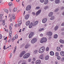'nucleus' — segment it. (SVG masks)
Listing matches in <instances>:
<instances>
[{
    "label": "nucleus",
    "instance_id": "nucleus-57",
    "mask_svg": "<svg viewBox=\"0 0 64 64\" xmlns=\"http://www.w3.org/2000/svg\"><path fill=\"white\" fill-rule=\"evenodd\" d=\"M17 25H18V24H16L15 26V27H17Z\"/></svg>",
    "mask_w": 64,
    "mask_h": 64
},
{
    "label": "nucleus",
    "instance_id": "nucleus-6",
    "mask_svg": "<svg viewBox=\"0 0 64 64\" xmlns=\"http://www.w3.org/2000/svg\"><path fill=\"white\" fill-rule=\"evenodd\" d=\"M31 8V6L30 5H28L26 8V11H29Z\"/></svg>",
    "mask_w": 64,
    "mask_h": 64
},
{
    "label": "nucleus",
    "instance_id": "nucleus-25",
    "mask_svg": "<svg viewBox=\"0 0 64 64\" xmlns=\"http://www.w3.org/2000/svg\"><path fill=\"white\" fill-rule=\"evenodd\" d=\"M57 37H58V35H57V34H55L54 35V38L55 39H56V38H57Z\"/></svg>",
    "mask_w": 64,
    "mask_h": 64
},
{
    "label": "nucleus",
    "instance_id": "nucleus-54",
    "mask_svg": "<svg viewBox=\"0 0 64 64\" xmlns=\"http://www.w3.org/2000/svg\"><path fill=\"white\" fill-rule=\"evenodd\" d=\"M21 62H22V60H20L18 62V64H20V63Z\"/></svg>",
    "mask_w": 64,
    "mask_h": 64
},
{
    "label": "nucleus",
    "instance_id": "nucleus-34",
    "mask_svg": "<svg viewBox=\"0 0 64 64\" xmlns=\"http://www.w3.org/2000/svg\"><path fill=\"white\" fill-rule=\"evenodd\" d=\"M48 8V6H46L44 8V10H46Z\"/></svg>",
    "mask_w": 64,
    "mask_h": 64
},
{
    "label": "nucleus",
    "instance_id": "nucleus-55",
    "mask_svg": "<svg viewBox=\"0 0 64 64\" xmlns=\"http://www.w3.org/2000/svg\"><path fill=\"white\" fill-rule=\"evenodd\" d=\"M61 26H64V22H63L62 23L61 25Z\"/></svg>",
    "mask_w": 64,
    "mask_h": 64
},
{
    "label": "nucleus",
    "instance_id": "nucleus-63",
    "mask_svg": "<svg viewBox=\"0 0 64 64\" xmlns=\"http://www.w3.org/2000/svg\"><path fill=\"white\" fill-rule=\"evenodd\" d=\"M16 38L15 37H14L12 38V39H13L14 40H15Z\"/></svg>",
    "mask_w": 64,
    "mask_h": 64
},
{
    "label": "nucleus",
    "instance_id": "nucleus-3",
    "mask_svg": "<svg viewBox=\"0 0 64 64\" xmlns=\"http://www.w3.org/2000/svg\"><path fill=\"white\" fill-rule=\"evenodd\" d=\"M30 56V54L29 53L26 54L24 55L23 58L24 59H26V58H28Z\"/></svg>",
    "mask_w": 64,
    "mask_h": 64
},
{
    "label": "nucleus",
    "instance_id": "nucleus-2",
    "mask_svg": "<svg viewBox=\"0 0 64 64\" xmlns=\"http://www.w3.org/2000/svg\"><path fill=\"white\" fill-rule=\"evenodd\" d=\"M47 38H42L40 40V42L41 43H43L45 42H47Z\"/></svg>",
    "mask_w": 64,
    "mask_h": 64
},
{
    "label": "nucleus",
    "instance_id": "nucleus-56",
    "mask_svg": "<svg viewBox=\"0 0 64 64\" xmlns=\"http://www.w3.org/2000/svg\"><path fill=\"white\" fill-rule=\"evenodd\" d=\"M12 35V34H9V37H10H10H11Z\"/></svg>",
    "mask_w": 64,
    "mask_h": 64
},
{
    "label": "nucleus",
    "instance_id": "nucleus-26",
    "mask_svg": "<svg viewBox=\"0 0 64 64\" xmlns=\"http://www.w3.org/2000/svg\"><path fill=\"white\" fill-rule=\"evenodd\" d=\"M54 18H55V17L54 16H53L50 18V20H53Z\"/></svg>",
    "mask_w": 64,
    "mask_h": 64
},
{
    "label": "nucleus",
    "instance_id": "nucleus-12",
    "mask_svg": "<svg viewBox=\"0 0 64 64\" xmlns=\"http://www.w3.org/2000/svg\"><path fill=\"white\" fill-rule=\"evenodd\" d=\"M53 12H50L48 16L49 17H52V15H53Z\"/></svg>",
    "mask_w": 64,
    "mask_h": 64
},
{
    "label": "nucleus",
    "instance_id": "nucleus-28",
    "mask_svg": "<svg viewBox=\"0 0 64 64\" xmlns=\"http://www.w3.org/2000/svg\"><path fill=\"white\" fill-rule=\"evenodd\" d=\"M2 24L3 26H4L5 25V20H3L2 22Z\"/></svg>",
    "mask_w": 64,
    "mask_h": 64
},
{
    "label": "nucleus",
    "instance_id": "nucleus-38",
    "mask_svg": "<svg viewBox=\"0 0 64 64\" xmlns=\"http://www.w3.org/2000/svg\"><path fill=\"white\" fill-rule=\"evenodd\" d=\"M25 53H26L25 51H24L22 52V54L24 55V54H25Z\"/></svg>",
    "mask_w": 64,
    "mask_h": 64
},
{
    "label": "nucleus",
    "instance_id": "nucleus-32",
    "mask_svg": "<svg viewBox=\"0 0 64 64\" xmlns=\"http://www.w3.org/2000/svg\"><path fill=\"white\" fill-rule=\"evenodd\" d=\"M37 52H38V50H35L34 52V54H36Z\"/></svg>",
    "mask_w": 64,
    "mask_h": 64
},
{
    "label": "nucleus",
    "instance_id": "nucleus-35",
    "mask_svg": "<svg viewBox=\"0 0 64 64\" xmlns=\"http://www.w3.org/2000/svg\"><path fill=\"white\" fill-rule=\"evenodd\" d=\"M8 5L10 6H11L12 5V2H9Z\"/></svg>",
    "mask_w": 64,
    "mask_h": 64
},
{
    "label": "nucleus",
    "instance_id": "nucleus-13",
    "mask_svg": "<svg viewBox=\"0 0 64 64\" xmlns=\"http://www.w3.org/2000/svg\"><path fill=\"white\" fill-rule=\"evenodd\" d=\"M29 47H30V45L28 44H27L25 45V49H28Z\"/></svg>",
    "mask_w": 64,
    "mask_h": 64
},
{
    "label": "nucleus",
    "instance_id": "nucleus-31",
    "mask_svg": "<svg viewBox=\"0 0 64 64\" xmlns=\"http://www.w3.org/2000/svg\"><path fill=\"white\" fill-rule=\"evenodd\" d=\"M4 11H5V12H6V13H8V10L4 9Z\"/></svg>",
    "mask_w": 64,
    "mask_h": 64
},
{
    "label": "nucleus",
    "instance_id": "nucleus-47",
    "mask_svg": "<svg viewBox=\"0 0 64 64\" xmlns=\"http://www.w3.org/2000/svg\"><path fill=\"white\" fill-rule=\"evenodd\" d=\"M64 9V7L63 6H62L60 8L61 10H63Z\"/></svg>",
    "mask_w": 64,
    "mask_h": 64
},
{
    "label": "nucleus",
    "instance_id": "nucleus-50",
    "mask_svg": "<svg viewBox=\"0 0 64 64\" xmlns=\"http://www.w3.org/2000/svg\"><path fill=\"white\" fill-rule=\"evenodd\" d=\"M23 56V55L21 53V54L20 55V57H22Z\"/></svg>",
    "mask_w": 64,
    "mask_h": 64
},
{
    "label": "nucleus",
    "instance_id": "nucleus-49",
    "mask_svg": "<svg viewBox=\"0 0 64 64\" xmlns=\"http://www.w3.org/2000/svg\"><path fill=\"white\" fill-rule=\"evenodd\" d=\"M49 48L48 47H47L46 48V50L47 51H48V50H49Z\"/></svg>",
    "mask_w": 64,
    "mask_h": 64
},
{
    "label": "nucleus",
    "instance_id": "nucleus-18",
    "mask_svg": "<svg viewBox=\"0 0 64 64\" xmlns=\"http://www.w3.org/2000/svg\"><path fill=\"white\" fill-rule=\"evenodd\" d=\"M33 22H32L30 23V25L29 26V28H31L32 27V26H33Z\"/></svg>",
    "mask_w": 64,
    "mask_h": 64
},
{
    "label": "nucleus",
    "instance_id": "nucleus-44",
    "mask_svg": "<svg viewBox=\"0 0 64 64\" xmlns=\"http://www.w3.org/2000/svg\"><path fill=\"white\" fill-rule=\"evenodd\" d=\"M22 24V23L19 22V23L18 24V26H20V25H21Z\"/></svg>",
    "mask_w": 64,
    "mask_h": 64
},
{
    "label": "nucleus",
    "instance_id": "nucleus-11",
    "mask_svg": "<svg viewBox=\"0 0 64 64\" xmlns=\"http://www.w3.org/2000/svg\"><path fill=\"white\" fill-rule=\"evenodd\" d=\"M38 23V22L37 21H36L33 24L32 26H36V25H37V24Z\"/></svg>",
    "mask_w": 64,
    "mask_h": 64
},
{
    "label": "nucleus",
    "instance_id": "nucleus-20",
    "mask_svg": "<svg viewBox=\"0 0 64 64\" xmlns=\"http://www.w3.org/2000/svg\"><path fill=\"white\" fill-rule=\"evenodd\" d=\"M60 43H62V44H64V41L62 39L60 40Z\"/></svg>",
    "mask_w": 64,
    "mask_h": 64
},
{
    "label": "nucleus",
    "instance_id": "nucleus-58",
    "mask_svg": "<svg viewBox=\"0 0 64 64\" xmlns=\"http://www.w3.org/2000/svg\"><path fill=\"white\" fill-rule=\"evenodd\" d=\"M33 60L34 61H35V60H36V58H33Z\"/></svg>",
    "mask_w": 64,
    "mask_h": 64
},
{
    "label": "nucleus",
    "instance_id": "nucleus-48",
    "mask_svg": "<svg viewBox=\"0 0 64 64\" xmlns=\"http://www.w3.org/2000/svg\"><path fill=\"white\" fill-rule=\"evenodd\" d=\"M2 38V36L1 34H0V39H1Z\"/></svg>",
    "mask_w": 64,
    "mask_h": 64
},
{
    "label": "nucleus",
    "instance_id": "nucleus-5",
    "mask_svg": "<svg viewBox=\"0 0 64 64\" xmlns=\"http://www.w3.org/2000/svg\"><path fill=\"white\" fill-rule=\"evenodd\" d=\"M34 32H31L29 35V38H31L32 37V36H33L34 35Z\"/></svg>",
    "mask_w": 64,
    "mask_h": 64
},
{
    "label": "nucleus",
    "instance_id": "nucleus-45",
    "mask_svg": "<svg viewBox=\"0 0 64 64\" xmlns=\"http://www.w3.org/2000/svg\"><path fill=\"white\" fill-rule=\"evenodd\" d=\"M62 62H64V58H62Z\"/></svg>",
    "mask_w": 64,
    "mask_h": 64
},
{
    "label": "nucleus",
    "instance_id": "nucleus-37",
    "mask_svg": "<svg viewBox=\"0 0 64 64\" xmlns=\"http://www.w3.org/2000/svg\"><path fill=\"white\" fill-rule=\"evenodd\" d=\"M60 58H61L59 56H57V59L58 60H60Z\"/></svg>",
    "mask_w": 64,
    "mask_h": 64
},
{
    "label": "nucleus",
    "instance_id": "nucleus-60",
    "mask_svg": "<svg viewBox=\"0 0 64 64\" xmlns=\"http://www.w3.org/2000/svg\"><path fill=\"white\" fill-rule=\"evenodd\" d=\"M7 38V37H6V38H4V40H6Z\"/></svg>",
    "mask_w": 64,
    "mask_h": 64
},
{
    "label": "nucleus",
    "instance_id": "nucleus-7",
    "mask_svg": "<svg viewBox=\"0 0 64 64\" xmlns=\"http://www.w3.org/2000/svg\"><path fill=\"white\" fill-rule=\"evenodd\" d=\"M47 19L46 18H44L42 20V22L43 23H45L47 22Z\"/></svg>",
    "mask_w": 64,
    "mask_h": 64
},
{
    "label": "nucleus",
    "instance_id": "nucleus-43",
    "mask_svg": "<svg viewBox=\"0 0 64 64\" xmlns=\"http://www.w3.org/2000/svg\"><path fill=\"white\" fill-rule=\"evenodd\" d=\"M12 32L11 30L9 31V33L10 34H12Z\"/></svg>",
    "mask_w": 64,
    "mask_h": 64
},
{
    "label": "nucleus",
    "instance_id": "nucleus-61",
    "mask_svg": "<svg viewBox=\"0 0 64 64\" xmlns=\"http://www.w3.org/2000/svg\"><path fill=\"white\" fill-rule=\"evenodd\" d=\"M9 29L10 30H12V28H11V27L10 26L9 27Z\"/></svg>",
    "mask_w": 64,
    "mask_h": 64
},
{
    "label": "nucleus",
    "instance_id": "nucleus-30",
    "mask_svg": "<svg viewBox=\"0 0 64 64\" xmlns=\"http://www.w3.org/2000/svg\"><path fill=\"white\" fill-rule=\"evenodd\" d=\"M59 10V9L58 8H56L54 10V12H56L58 11Z\"/></svg>",
    "mask_w": 64,
    "mask_h": 64
},
{
    "label": "nucleus",
    "instance_id": "nucleus-16",
    "mask_svg": "<svg viewBox=\"0 0 64 64\" xmlns=\"http://www.w3.org/2000/svg\"><path fill=\"white\" fill-rule=\"evenodd\" d=\"M60 54L62 56H64V52L63 51H61L60 52Z\"/></svg>",
    "mask_w": 64,
    "mask_h": 64
},
{
    "label": "nucleus",
    "instance_id": "nucleus-15",
    "mask_svg": "<svg viewBox=\"0 0 64 64\" xmlns=\"http://www.w3.org/2000/svg\"><path fill=\"white\" fill-rule=\"evenodd\" d=\"M56 50L58 51H60L61 50V48L59 47H57L56 48Z\"/></svg>",
    "mask_w": 64,
    "mask_h": 64
},
{
    "label": "nucleus",
    "instance_id": "nucleus-40",
    "mask_svg": "<svg viewBox=\"0 0 64 64\" xmlns=\"http://www.w3.org/2000/svg\"><path fill=\"white\" fill-rule=\"evenodd\" d=\"M3 20H2V19L1 18H0V22H3Z\"/></svg>",
    "mask_w": 64,
    "mask_h": 64
},
{
    "label": "nucleus",
    "instance_id": "nucleus-53",
    "mask_svg": "<svg viewBox=\"0 0 64 64\" xmlns=\"http://www.w3.org/2000/svg\"><path fill=\"white\" fill-rule=\"evenodd\" d=\"M51 38H52V37H51V36H49L48 38V39L49 40H50V39H51Z\"/></svg>",
    "mask_w": 64,
    "mask_h": 64
},
{
    "label": "nucleus",
    "instance_id": "nucleus-10",
    "mask_svg": "<svg viewBox=\"0 0 64 64\" xmlns=\"http://www.w3.org/2000/svg\"><path fill=\"white\" fill-rule=\"evenodd\" d=\"M36 64H40L41 63V60H38L36 61Z\"/></svg>",
    "mask_w": 64,
    "mask_h": 64
},
{
    "label": "nucleus",
    "instance_id": "nucleus-23",
    "mask_svg": "<svg viewBox=\"0 0 64 64\" xmlns=\"http://www.w3.org/2000/svg\"><path fill=\"white\" fill-rule=\"evenodd\" d=\"M48 0H45L44 1V4L45 5H46L48 3Z\"/></svg>",
    "mask_w": 64,
    "mask_h": 64
},
{
    "label": "nucleus",
    "instance_id": "nucleus-22",
    "mask_svg": "<svg viewBox=\"0 0 64 64\" xmlns=\"http://www.w3.org/2000/svg\"><path fill=\"white\" fill-rule=\"evenodd\" d=\"M49 56H46L45 57V60H47L49 59Z\"/></svg>",
    "mask_w": 64,
    "mask_h": 64
},
{
    "label": "nucleus",
    "instance_id": "nucleus-24",
    "mask_svg": "<svg viewBox=\"0 0 64 64\" xmlns=\"http://www.w3.org/2000/svg\"><path fill=\"white\" fill-rule=\"evenodd\" d=\"M29 24H30V21H28L26 22V26H28V25H29Z\"/></svg>",
    "mask_w": 64,
    "mask_h": 64
},
{
    "label": "nucleus",
    "instance_id": "nucleus-27",
    "mask_svg": "<svg viewBox=\"0 0 64 64\" xmlns=\"http://www.w3.org/2000/svg\"><path fill=\"white\" fill-rule=\"evenodd\" d=\"M17 10V8H14L13 10V11L14 12H16Z\"/></svg>",
    "mask_w": 64,
    "mask_h": 64
},
{
    "label": "nucleus",
    "instance_id": "nucleus-52",
    "mask_svg": "<svg viewBox=\"0 0 64 64\" xmlns=\"http://www.w3.org/2000/svg\"><path fill=\"white\" fill-rule=\"evenodd\" d=\"M18 37V35H16L15 36L16 38V39H17Z\"/></svg>",
    "mask_w": 64,
    "mask_h": 64
},
{
    "label": "nucleus",
    "instance_id": "nucleus-59",
    "mask_svg": "<svg viewBox=\"0 0 64 64\" xmlns=\"http://www.w3.org/2000/svg\"><path fill=\"white\" fill-rule=\"evenodd\" d=\"M61 31H64V28H62L61 30Z\"/></svg>",
    "mask_w": 64,
    "mask_h": 64
},
{
    "label": "nucleus",
    "instance_id": "nucleus-19",
    "mask_svg": "<svg viewBox=\"0 0 64 64\" xmlns=\"http://www.w3.org/2000/svg\"><path fill=\"white\" fill-rule=\"evenodd\" d=\"M55 3L56 4H58L60 3V0H56Z\"/></svg>",
    "mask_w": 64,
    "mask_h": 64
},
{
    "label": "nucleus",
    "instance_id": "nucleus-46",
    "mask_svg": "<svg viewBox=\"0 0 64 64\" xmlns=\"http://www.w3.org/2000/svg\"><path fill=\"white\" fill-rule=\"evenodd\" d=\"M40 8V7L39 6H37L36 7V10H37V9H39Z\"/></svg>",
    "mask_w": 64,
    "mask_h": 64
},
{
    "label": "nucleus",
    "instance_id": "nucleus-9",
    "mask_svg": "<svg viewBox=\"0 0 64 64\" xmlns=\"http://www.w3.org/2000/svg\"><path fill=\"white\" fill-rule=\"evenodd\" d=\"M29 14H26V15L25 17V18L26 20H27L29 18Z\"/></svg>",
    "mask_w": 64,
    "mask_h": 64
},
{
    "label": "nucleus",
    "instance_id": "nucleus-33",
    "mask_svg": "<svg viewBox=\"0 0 64 64\" xmlns=\"http://www.w3.org/2000/svg\"><path fill=\"white\" fill-rule=\"evenodd\" d=\"M40 59H43V56H42V55L40 56Z\"/></svg>",
    "mask_w": 64,
    "mask_h": 64
},
{
    "label": "nucleus",
    "instance_id": "nucleus-64",
    "mask_svg": "<svg viewBox=\"0 0 64 64\" xmlns=\"http://www.w3.org/2000/svg\"><path fill=\"white\" fill-rule=\"evenodd\" d=\"M22 64H26V62H24L22 63Z\"/></svg>",
    "mask_w": 64,
    "mask_h": 64
},
{
    "label": "nucleus",
    "instance_id": "nucleus-39",
    "mask_svg": "<svg viewBox=\"0 0 64 64\" xmlns=\"http://www.w3.org/2000/svg\"><path fill=\"white\" fill-rule=\"evenodd\" d=\"M40 1L41 3H43L44 2V0H40Z\"/></svg>",
    "mask_w": 64,
    "mask_h": 64
},
{
    "label": "nucleus",
    "instance_id": "nucleus-36",
    "mask_svg": "<svg viewBox=\"0 0 64 64\" xmlns=\"http://www.w3.org/2000/svg\"><path fill=\"white\" fill-rule=\"evenodd\" d=\"M58 55H59V53L58 52H56V56H58Z\"/></svg>",
    "mask_w": 64,
    "mask_h": 64
},
{
    "label": "nucleus",
    "instance_id": "nucleus-42",
    "mask_svg": "<svg viewBox=\"0 0 64 64\" xmlns=\"http://www.w3.org/2000/svg\"><path fill=\"white\" fill-rule=\"evenodd\" d=\"M28 62H30L31 61V58H29L28 60Z\"/></svg>",
    "mask_w": 64,
    "mask_h": 64
},
{
    "label": "nucleus",
    "instance_id": "nucleus-4",
    "mask_svg": "<svg viewBox=\"0 0 64 64\" xmlns=\"http://www.w3.org/2000/svg\"><path fill=\"white\" fill-rule=\"evenodd\" d=\"M37 41V39L36 38H34L32 40H31V42L32 44H34V43H35V42H36Z\"/></svg>",
    "mask_w": 64,
    "mask_h": 64
},
{
    "label": "nucleus",
    "instance_id": "nucleus-21",
    "mask_svg": "<svg viewBox=\"0 0 64 64\" xmlns=\"http://www.w3.org/2000/svg\"><path fill=\"white\" fill-rule=\"evenodd\" d=\"M58 28H59V26H56L54 28V30L56 31L58 29Z\"/></svg>",
    "mask_w": 64,
    "mask_h": 64
},
{
    "label": "nucleus",
    "instance_id": "nucleus-14",
    "mask_svg": "<svg viewBox=\"0 0 64 64\" xmlns=\"http://www.w3.org/2000/svg\"><path fill=\"white\" fill-rule=\"evenodd\" d=\"M41 11V10H38V11L37 12L36 14V15H38L40 13Z\"/></svg>",
    "mask_w": 64,
    "mask_h": 64
},
{
    "label": "nucleus",
    "instance_id": "nucleus-51",
    "mask_svg": "<svg viewBox=\"0 0 64 64\" xmlns=\"http://www.w3.org/2000/svg\"><path fill=\"white\" fill-rule=\"evenodd\" d=\"M10 22H11L12 21V18H10Z\"/></svg>",
    "mask_w": 64,
    "mask_h": 64
},
{
    "label": "nucleus",
    "instance_id": "nucleus-8",
    "mask_svg": "<svg viewBox=\"0 0 64 64\" xmlns=\"http://www.w3.org/2000/svg\"><path fill=\"white\" fill-rule=\"evenodd\" d=\"M48 36H52V32H49L47 33Z\"/></svg>",
    "mask_w": 64,
    "mask_h": 64
},
{
    "label": "nucleus",
    "instance_id": "nucleus-17",
    "mask_svg": "<svg viewBox=\"0 0 64 64\" xmlns=\"http://www.w3.org/2000/svg\"><path fill=\"white\" fill-rule=\"evenodd\" d=\"M50 55H51L52 56H53V55H54V53L53 52L51 51L50 52Z\"/></svg>",
    "mask_w": 64,
    "mask_h": 64
},
{
    "label": "nucleus",
    "instance_id": "nucleus-29",
    "mask_svg": "<svg viewBox=\"0 0 64 64\" xmlns=\"http://www.w3.org/2000/svg\"><path fill=\"white\" fill-rule=\"evenodd\" d=\"M12 17L13 19H15V16L14 15V14H13L12 15Z\"/></svg>",
    "mask_w": 64,
    "mask_h": 64
},
{
    "label": "nucleus",
    "instance_id": "nucleus-62",
    "mask_svg": "<svg viewBox=\"0 0 64 64\" xmlns=\"http://www.w3.org/2000/svg\"><path fill=\"white\" fill-rule=\"evenodd\" d=\"M6 49V48H5V46H4V50H5Z\"/></svg>",
    "mask_w": 64,
    "mask_h": 64
},
{
    "label": "nucleus",
    "instance_id": "nucleus-1",
    "mask_svg": "<svg viewBox=\"0 0 64 64\" xmlns=\"http://www.w3.org/2000/svg\"><path fill=\"white\" fill-rule=\"evenodd\" d=\"M45 50V48L44 46H42L39 50V52L40 53H42Z\"/></svg>",
    "mask_w": 64,
    "mask_h": 64
},
{
    "label": "nucleus",
    "instance_id": "nucleus-41",
    "mask_svg": "<svg viewBox=\"0 0 64 64\" xmlns=\"http://www.w3.org/2000/svg\"><path fill=\"white\" fill-rule=\"evenodd\" d=\"M32 15H33L34 16L35 15V13L34 12H32Z\"/></svg>",
    "mask_w": 64,
    "mask_h": 64
}]
</instances>
